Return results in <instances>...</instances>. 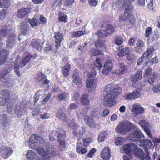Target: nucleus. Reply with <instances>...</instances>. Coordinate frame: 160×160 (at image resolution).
I'll return each mask as SVG.
<instances>
[{"mask_svg":"<svg viewBox=\"0 0 160 160\" xmlns=\"http://www.w3.org/2000/svg\"><path fill=\"white\" fill-rule=\"evenodd\" d=\"M29 142L30 147L36 150L43 157V160H50L51 157L58 154L55 146L50 144L46 145L43 139L41 137L33 135L29 138Z\"/></svg>","mask_w":160,"mask_h":160,"instance_id":"f257e3e1","label":"nucleus"},{"mask_svg":"<svg viewBox=\"0 0 160 160\" xmlns=\"http://www.w3.org/2000/svg\"><path fill=\"white\" fill-rule=\"evenodd\" d=\"M115 90L117 91H115L114 93L112 92L104 93L103 104L105 106L112 107L116 103V98L122 92V90L119 86H116Z\"/></svg>","mask_w":160,"mask_h":160,"instance_id":"f03ea898","label":"nucleus"},{"mask_svg":"<svg viewBox=\"0 0 160 160\" xmlns=\"http://www.w3.org/2000/svg\"><path fill=\"white\" fill-rule=\"evenodd\" d=\"M55 132L57 134V138L59 143V149L61 151L65 150L66 149L65 140L66 136L65 132L61 128H58L56 129Z\"/></svg>","mask_w":160,"mask_h":160,"instance_id":"7ed1b4c3","label":"nucleus"},{"mask_svg":"<svg viewBox=\"0 0 160 160\" xmlns=\"http://www.w3.org/2000/svg\"><path fill=\"white\" fill-rule=\"evenodd\" d=\"M96 75V72L89 73L87 74L86 81V87L90 88L92 90L95 89L97 86V83L96 80L94 78Z\"/></svg>","mask_w":160,"mask_h":160,"instance_id":"20e7f679","label":"nucleus"},{"mask_svg":"<svg viewBox=\"0 0 160 160\" xmlns=\"http://www.w3.org/2000/svg\"><path fill=\"white\" fill-rule=\"evenodd\" d=\"M132 126V124L129 123L122 122L118 125L116 129L118 133L123 135L130 131Z\"/></svg>","mask_w":160,"mask_h":160,"instance_id":"39448f33","label":"nucleus"},{"mask_svg":"<svg viewBox=\"0 0 160 160\" xmlns=\"http://www.w3.org/2000/svg\"><path fill=\"white\" fill-rule=\"evenodd\" d=\"M17 40V38L15 32V30L12 29L11 30H9V35L7 37L6 40L7 46L10 48L13 47Z\"/></svg>","mask_w":160,"mask_h":160,"instance_id":"423d86ee","label":"nucleus"},{"mask_svg":"<svg viewBox=\"0 0 160 160\" xmlns=\"http://www.w3.org/2000/svg\"><path fill=\"white\" fill-rule=\"evenodd\" d=\"M129 138L132 141L136 142V143H139L141 138H144V136L141 131L138 129L131 133L129 135Z\"/></svg>","mask_w":160,"mask_h":160,"instance_id":"0eeeda50","label":"nucleus"},{"mask_svg":"<svg viewBox=\"0 0 160 160\" xmlns=\"http://www.w3.org/2000/svg\"><path fill=\"white\" fill-rule=\"evenodd\" d=\"M13 151L10 147L0 144V154L3 158H8L13 153Z\"/></svg>","mask_w":160,"mask_h":160,"instance_id":"6e6552de","label":"nucleus"},{"mask_svg":"<svg viewBox=\"0 0 160 160\" xmlns=\"http://www.w3.org/2000/svg\"><path fill=\"white\" fill-rule=\"evenodd\" d=\"M10 97L9 91L6 89L2 90L0 92V104L4 106L8 101Z\"/></svg>","mask_w":160,"mask_h":160,"instance_id":"1a4fd4ad","label":"nucleus"},{"mask_svg":"<svg viewBox=\"0 0 160 160\" xmlns=\"http://www.w3.org/2000/svg\"><path fill=\"white\" fill-rule=\"evenodd\" d=\"M131 112L135 116L141 114L144 112V108L138 104L132 105Z\"/></svg>","mask_w":160,"mask_h":160,"instance_id":"9d476101","label":"nucleus"},{"mask_svg":"<svg viewBox=\"0 0 160 160\" xmlns=\"http://www.w3.org/2000/svg\"><path fill=\"white\" fill-rule=\"evenodd\" d=\"M86 128L83 127L78 128L75 129L73 131L74 135L77 138L78 140H80L82 138L83 134L85 132Z\"/></svg>","mask_w":160,"mask_h":160,"instance_id":"9b49d317","label":"nucleus"},{"mask_svg":"<svg viewBox=\"0 0 160 160\" xmlns=\"http://www.w3.org/2000/svg\"><path fill=\"white\" fill-rule=\"evenodd\" d=\"M21 33L22 35L26 36L29 33L30 27L26 22H22L20 27Z\"/></svg>","mask_w":160,"mask_h":160,"instance_id":"f8f14e48","label":"nucleus"},{"mask_svg":"<svg viewBox=\"0 0 160 160\" xmlns=\"http://www.w3.org/2000/svg\"><path fill=\"white\" fill-rule=\"evenodd\" d=\"M24 106L22 105L17 104L14 108V113L17 116L20 117L23 115L25 112Z\"/></svg>","mask_w":160,"mask_h":160,"instance_id":"ddd939ff","label":"nucleus"},{"mask_svg":"<svg viewBox=\"0 0 160 160\" xmlns=\"http://www.w3.org/2000/svg\"><path fill=\"white\" fill-rule=\"evenodd\" d=\"M10 68L3 70L0 72V82L2 81L3 83L2 84L6 85L7 82V80L5 79L6 75L8 74L11 72Z\"/></svg>","mask_w":160,"mask_h":160,"instance_id":"4468645a","label":"nucleus"},{"mask_svg":"<svg viewBox=\"0 0 160 160\" xmlns=\"http://www.w3.org/2000/svg\"><path fill=\"white\" fill-rule=\"evenodd\" d=\"M8 118L5 114L0 113V128H4L7 126Z\"/></svg>","mask_w":160,"mask_h":160,"instance_id":"2eb2a0df","label":"nucleus"},{"mask_svg":"<svg viewBox=\"0 0 160 160\" xmlns=\"http://www.w3.org/2000/svg\"><path fill=\"white\" fill-rule=\"evenodd\" d=\"M54 38L55 40L56 47L57 48L60 46L61 42L63 39V35L59 32H55Z\"/></svg>","mask_w":160,"mask_h":160,"instance_id":"dca6fc26","label":"nucleus"},{"mask_svg":"<svg viewBox=\"0 0 160 160\" xmlns=\"http://www.w3.org/2000/svg\"><path fill=\"white\" fill-rule=\"evenodd\" d=\"M110 152L108 147H106L101 152V157L104 159L108 160L110 158Z\"/></svg>","mask_w":160,"mask_h":160,"instance_id":"f3484780","label":"nucleus"},{"mask_svg":"<svg viewBox=\"0 0 160 160\" xmlns=\"http://www.w3.org/2000/svg\"><path fill=\"white\" fill-rule=\"evenodd\" d=\"M31 45L32 47L37 49L38 51H41L42 49L40 40L39 39H32L31 43Z\"/></svg>","mask_w":160,"mask_h":160,"instance_id":"a211bd4d","label":"nucleus"},{"mask_svg":"<svg viewBox=\"0 0 160 160\" xmlns=\"http://www.w3.org/2000/svg\"><path fill=\"white\" fill-rule=\"evenodd\" d=\"M11 29L9 28H6V26H5L2 29L0 30V40L5 38L7 34L8 33H9V30ZM2 42L0 41V47L2 46Z\"/></svg>","mask_w":160,"mask_h":160,"instance_id":"6ab92c4d","label":"nucleus"},{"mask_svg":"<svg viewBox=\"0 0 160 160\" xmlns=\"http://www.w3.org/2000/svg\"><path fill=\"white\" fill-rule=\"evenodd\" d=\"M8 52L7 50H2L0 51V64H3L6 60L8 56Z\"/></svg>","mask_w":160,"mask_h":160,"instance_id":"aec40b11","label":"nucleus"},{"mask_svg":"<svg viewBox=\"0 0 160 160\" xmlns=\"http://www.w3.org/2000/svg\"><path fill=\"white\" fill-rule=\"evenodd\" d=\"M154 52V48L153 46L148 48L147 51L142 55L145 59H150L153 56Z\"/></svg>","mask_w":160,"mask_h":160,"instance_id":"412c9836","label":"nucleus"},{"mask_svg":"<svg viewBox=\"0 0 160 160\" xmlns=\"http://www.w3.org/2000/svg\"><path fill=\"white\" fill-rule=\"evenodd\" d=\"M30 11V8H29L21 9L17 12L18 16L20 18H23L27 15Z\"/></svg>","mask_w":160,"mask_h":160,"instance_id":"4be33fe9","label":"nucleus"},{"mask_svg":"<svg viewBox=\"0 0 160 160\" xmlns=\"http://www.w3.org/2000/svg\"><path fill=\"white\" fill-rule=\"evenodd\" d=\"M72 82L75 84L78 85L82 82V79L79 77V74L76 71L73 72Z\"/></svg>","mask_w":160,"mask_h":160,"instance_id":"5701e85b","label":"nucleus"},{"mask_svg":"<svg viewBox=\"0 0 160 160\" xmlns=\"http://www.w3.org/2000/svg\"><path fill=\"white\" fill-rule=\"evenodd\" d=\"M116 86H119L118 85H114L112 83L108 84L105 87L104 89V93L108 92H113L114 93L115 92L114 91H117L116 90H115V88H116Z\"/></svg>","mask_w":160,"mask_h":160,"instance_id":"b1692460","label":"nucleus"},{"mask_svg":"<svg viewBox=\"0 0 160 160\" xmlns=\"http://www.w3.org/2000/svg\"><path fill=\"white\" fill-rule=\"evenodd\" d=\"M141 139L139 143H138V145L142 147L147 148L151 146L152 144L151 142L149 140Z\"/></svg>","mask_w":160,"mask_h":160,"instance_id":"393cba45","label":"nucleus"},{"mask_svg":"<svg viewBox=\"0 0 160 160\" xmlns=\"http://www.w3.org/2000/svg\"><path fill=\"white\" fill-rule=\"evenodd\" d=\"M57 116L58 118L63 122H65L66 121V117L64 111L62 109H59L58 111Z\"/></svg>","mask_w":160,"mask_h":160,"instance_id":"a878e982","label":"nucleus"},{"mask_svg":"<svg viewBox=\"0 0 160 160\" xmlns=\"http://www.w3.org/2000/svg\"><path fill=\"white\" fill-rule=\"evenodd\" d=\"M76 151L78 153L82 154H84L87 152L86 149L85 148H82V143L81 142L77 143Z\"/></svg>","mask_w":160,"mask_h":160,"instance_id":"bb28decb","label":"nucleus"},{"mask_svg":"<svg viewBox=\"0 0 160 160\" xmlns=\"http://www.w3.org/2000/svg\"><path fill=\"white\" fill-rule=\"evenodd\" d=\"M132 48L130 47H127L123 48L120 52L118 54V55L119 57L128 55L131 52Z\"/></svg>","mask_w":160,"mask_h":160,"instance_id":"cd10ccee","label":"nucleus"},{"mask_svg":"<svg viewBox=\"0 0 160 160\" xmlns=\"http://www.w3.org/2000/svg\"><path fill=\"white\" fill-rule=\"evenodd\" d=\"M123 8L125 9V11L130 13L132 14V10L133 8V6L132 4L128 2H124Z\"/></svg>","mask_w":160,"mask_h":160,"instance_id":"c85d7f7f","label":"nucleus"},{"mask_svg":"<svg viewBox=\"0 0 160 160\" xmlns=\"http://www.w3.org/2000/svg\"><path fill=\"white\" fill-rule=\"evenodd\" d=\"M142 77V71L139 70L138 71L135 75L132 77H131V79L132 82L135 83L137 81L141 79Z\"/></svg>","mask_w":160,"mask_h":160,"instance_id":"c756f323","label":"nucleus"},{"mask_svg":"<svg viewBox=\"0 0 160 160\" xmlns=\"http://www.w3.org/2000/svg\"><path fill=\"white\" fill-rule=\"evenodd\" d=\"M84 119L87 125L90 127H95L96 126V123L92 118L88 117L84 118Z\"/></svg>","mask_w":160,"mask_h":160,"instance_id":"7c9ffc66","label":"nucleus"},{"mask_svg":"<svg viewBox=\"0 0 160 160\" xmlns=\"http://www.w3.org/2000/svg\"><path fill=\"white\" fill-rule=\"evenodd\" d=\"M31 57L30 55L26 56L23 58L20 62V65L21 68H23L30 61Z\"/></svg>","mask_w":160,"mask_h":160,"instance_id":"2f4dec72","label":"nucleus"},{"mask_svg":"<svg viewBox=\"0 0 160 160\" xmlns=\"http://www.w3.org/2000/svg\"><path fill=\"white\" fill-rule=\"evenodd\" d=\"M70 68V65L68 63L65 66L62 67L61 70L64 77H67L68 75Z\"/></svg>","mask_w":160,"mask_h":160,"instance_id":"473e14b6","label":"nucleus"},{"mask_svg":"<svg viewBox=\"0 0 160 160\" xmlns=\"http://www.w3.org/2000/svg\"><path fill=\"white\" fill-rule=\"evenodd\" d=\"M88 95L87 94H84L82 95L81 98V102L84 105H88L89 103V100L88 99Z\"/></svg>","mask_w":160,"mask_h":160,"instance_id":"72a5a7b5","label":"nucleus"},{"mask_svg":"<svg viewBox=\"0 0 160 160\" xmlns=\"http://www.w3.org/2000/svg\"><path fill=\"white\" fill-rule=\"evenodd\" d=\"M95 46L98 48L100 49V50L104 51L106 50L105 45L101 42L100 40H97L95 42Z\"/></svg>","mask_w":160,"mask_h":160,"instance_id":"f704fd0d","label":"nucleus"},{"mask_svg":"<svg viewBox=\"0 0 160 160\" xmlns=\"http://www.w3.org/2000/svg\"><path fill=\"white\" fill-rule=\"evenodd\" d=\"M139 124L143 129L145 128L151 127L152 126V124L149 123L148 121L144 120L140 121Z\"/></svg>","mask_w":160,"mask_h":160,"instance_id":"c9c22d12","label":"nucleus"},{"mask_svg":"<svg viewBox=\"0 0 160 160\" xmlns=\"http://www.w3.org/2000/svg\"><path fill=\"white\" fill-rule=\"evenodd\" d=\"M115 30V27L111 24H108L107 26L106 30H105L107 35L112 34Z\"/></svg>","mask_w":160,"mask_h":160,"instance_id":"e433bc0d","label":"nucleus"},{"mask_svg":"<svg viewBox=\"0 0 160 160\" xmlns=\"http://www.w3.org/2000/svg\"><path fill=\"white\" fill-rule=\"evenodd\" d=\"M35 154V153L33 151L29 150L27 152L26 154V156L28 160H33Z\"/></svg>","mask_w":160,"mask_h":160,"instance_id":"4c0bfd02","label":"nucleus"},{"mask_svg":"<svg viewBox=\"0 0 160 160\" xmlns=\"http://www.w3.org/2000/svg\"><path fill=\"white\" fill-rule=\"evenodd\" d=\"M61 4V0H56L52 4L53 9L54 10H58Z\"/></svg>","mask_w":160,"mask_h":160,"instance_id":"58836bf2","label":"nucleus"},{"mask_svg":"<svg viewBox=\"0 0 160 160\" xmlns=\"http://www.w3.org/2000/svg\"><path fill=\"white\" fill-rule=\"evenodd\" d=\"M68 93L64 92L61 94H59L58 97L60 100H66L68 98Z\"/></svg>","mask_w":160,"mask_h":160,"instance_id":"ea45409f","label":"nucleus"},{"mask_svg":"<svg viewBox=\"0 0 160 160\" xmlns=\"http://www.w3.org/2000/svg\"><path fill=\"white\" fill-rule=\"evenodd\" d=\"M158 75L157 73L152 75L149 78L148 82L150 85H152L154 83L155 79L157 78Z\"/></svg>","mask_w":160,"mask_h":160,"instance_id":"a19ab883","label":"nucleus"},{"mask_svg":"<svg viewBox=\"0 0 160 160\" xmlns=\"http://www.w3.org/2000/svg\"><path fill=\"white\" fill-rule=\"evenodd\" d=\"M107 133L106 131H102L98 135V140L99 141L103 142L107 136Z\"/></svg>","mask_w":160,"mask_h":160,"instance_id":"79ce46f5","label":"nucleus"},{"mask_svg":"<svg viewBox=\"0 0 160 160\" xmlns=\"http://www.w3.org/2000/svg\"><path fill=\"white\" fill-rule=\"evenodd\" d=\"M132 14H131V12L129 13L125 11L124 13L121 16L120 19L123 21L127 20L130 17Z\"/></svg>","mask_w":160,"mask_h":160,"instance_id":"37998d69","label":"nucleus"},{"mask_svg":"<svg viewBox=\"0 0 160 160\" xmlns=\"http://www.w3.org/2000/svg\"><path fill=\"white\" fill-rule=\"evenodd\" d=\"M97 34L100 38L105 37L108 36L107 32L105 30H98L97 31Z\"/></svg>","mask_w":160,"mask_h":160,"instance_id":"c03bdc74","label":"nucleus"},{"mask_svg":"<svg viewBox=\"0 0 160 160\" xmlns=\"http://www.w3.org/2000/svg\"><path fill=\"white\" fill-rule=\"evenodd\" d=\"M28 22L32 28H34V26H37L38 24V20L34 18L31 19H28Z\"/></svg>","mask_w":160,"mask_h":160,"instance_id":"a18cd8bd","label":"nucleus"},{"mask_svg":"<svg viewBox=\"0 0 160 160\" xmlns=\"http://www.w3.org/2000/svg\"><path fill=\"white\" fill-rule=\"evenodd\" d=\"M59 20L60 22H67L68 20L67 15L63 13H59Z\"/></svg>","mask_w":160,"mask_h":160,"instance_id":"49530a36","label":"nucleus"},{"mask_svg":"<svg viewBox=\"0 0 160 160\" xmlns=\"http://www.w3.org/2000/svg\"><path fill=\"white\" fill-rule=\"evenodd\" d=\"M123 148L126 154H128L131 152V146L129 144L125 145L123 146Z\"/></svg>","mask_w":160,"mask_h":160,"instance_id":"de8ad7c7","label":"nucleus"},{"mask_svg":"<svg viewBox=\"0 0 160 160\" xmlns=\"http://www.w3.org/2000/svg\"><path fill=\"white\" fill-rule=\"evenodd\" d=\"M158 62V58L157 56H156L152 59L148 61V63L150 65H152L154 64L157 63Z\"/></svg>","mask_w":160,"mask_h":160,"instance_id":"09e8293b","label":"nucleus"},{"mask_svg":"<svg viewBox=\"0 0 160 160\" xmlns=\"http://www.w3.org/2000/svg\"><path fill=\"white\" fill-rule=\"evenodd\" d=\"M123 38L120 36H117L116 37L115 40V43L117 45L122 44L123 42Z\"/></svg>","mask_w":160,"mask_h":160,"instance_id":"8fccbe9b","label":"nucleus"},{"mask_svg":"<svg viewBox=\"0 0 160 160\" xmlns=\"http://www.w3.org/2000/svg\"><path fill=\"white\" fill-rule=\"evenodd\" d=\"M13 104L12 103H9L8 104L7 106L8 112L11 114L13 112Z\"/></svg>","mask_w":160,"mask_h":160,"instance_id":"3c124183","label":"nucleus"},{"mask_svg":"<svg viewBox=\"0 0 160 160\" xmlns=\"http://www.w3.org/2000/svg\"><path fill=\"white\" fill-rule=\"evenodd\" d=\"M85 34V31L81 30L74 32L73 33V35L74 36V37H79Z\"/></svg>","mask_w":160,"mask_h":160,"instance_id":"603ef678","label":"nucleus"},{"mask_svg":"<svg viewBox=\"0 0 160 160\" xmlns=\"http://www.w3.org/2000/svg\"><path fill=\"white\" fill-rule=\"evenodd\" d=\"M14 70L17 75L18 76H20V74L19 71V66L17 61L14 63Z\"/></svg>","mask_w":160,"mask_h":160,"instance_id":"864d4df0","label":"nucleus"},{"mask_svg":"<svg viewBox=\"0 0 160 160\" xmlns=\"http://www.w3.org/2000/svg\"><path fill=\"white\" fill-rule=\"evenodd\" d=\"M87 45V43L86 42H84L82 44H80L78 47V50L84 52L87 49V47H86Z\"/></svg>","mask_w":160,"mask_h":160,"instance_id":"5fc2aeb1","label":"nucleus"},{"mask_svg":"<svg viewBox=\"0 0 160 160\" xmlns=\"http://www.w3.org/2000/svg\"><path fill=\"white\" fill-rule=\"evenodd\" d=\"M104 68H106L110 69V70H112L113 68V65L112 62L110 61L107 62L104 66Z\"/></svg>","mask_w":160,"mask_h":160,"instance_id":"6e6d98bb","label":"nucleus"},{"mask_svg":"<svg viewBox=\"0 0 160 160\" xmlns=\"http://www.w3.org/2000/svg\"><path fill=\"white\" fill-rule=\"evenodd\" d=\"M68 124L69 127L73 129L74 130L76 128V125L75 123L74 120L68 121Z\"/></svg>","mask_w":160,"mask_h":160,"instance_id":"4d7b16f0","label":"nucleus"},{"mask_svg":"<svg viewBox=\"0 0 160 160\" xmlns=\"http://www.w3.org/2000/svg\"><path fill=\"white\" fill-rule=\"evenodd\" d=\"M88 109L87 108H84L80 112V115L83 117V118L88 117Z\"/></svg>","mask_w":160,"mask_h":160,"instance_id":"13d9d810","label":"nucleus"},{"mask_svg":"<svg viewBox=\"0 0 160 160\" xmlns=\"http://www.w3.org/2000/svg\"><path fill=\"white\" fill-rule=\"evenodd\" d=\"M64 5L66 7H71L74 2V0H64Z\"/></svg>","mask_w":160,"mask_h":160,"instance_id":"bf43d9fd","label":"nucleus"},{"mask_svg":"<svg viewBox=\"0 0 160 160\" xmlns=\"http://www.w3.org/2000/svg\"><path fill=\"white\" fill-rule=\"evenodd\" d=\"M153 92L158 93L160 92V84H158L154 86L152 88Z\"/></svg>","mask_w":160,"mask_h":160,"instance_id":"052dcab7","label":"nucleus"},{"mask_svg":"<svg viewBox=\"0 0 160 160\" xmlns=\"http://www.w3.org/2000/svg\"><path fill=\"white\" fill-rule=\"evenodd\" d=\"M91 142V138H85L83 140V144L85 147L88 146L90 142Z\"/></svg>","mask_w":160,"mask_h":160,"instance_id":"680f3d73","label":"nucleus"},{"mask_svg":"<svg viewBox=\"0 0 160 160\" xmlns=\"http://www.w3.org/2000/svg\"><path fill=\"white\" fill-rule=\"evenodd\" d=\"M100 54V52L95 49H92L90 51V55L91 56H95Z\"/></svg>","mask_w":160,"mask_h":160,"instance_id":"e2e57ef3","label":"nucleus"},{"mask_svg":"<svg viewBox=\"0 0 160 160\" xmlns=\"http://www.w3.org/2000/svg\"><path fill=\"white\" fill-rule=\"evenodd\" d=\"M147 4L148 7L150 9H152L153 8V0H146Z\"/></svg>","mask_w":160,"mask_h":160,"instance_id":"0e129e2a","label":"nucleus"},{"mask_svg":"<svg viewBox=\"0 0 160 160\" xmlns=\"http://www.w3.org/2000/svg\"><path fill=\"white\" fill-rule=\"evenodd\" d=\"M39 111L40 108L39 106H37L35 108L32 110V114L33 116H36L39 113Z\"/></svg>","mask_w":160,"mask_h":160,"instance_id":"69168bd1","label":"nucleus"},{"mask_svg":"<svg viewBox=\"0 0 160 160\" xmlns=\"http://www.w3.org/2000/svg\"><path fill=\"white\" fill-rule=\"evenodd\" d=\"M152 33V28L148 27L145 30V36L146 38H148Z\"/></svg>","mask_w":160,"mask_h":160,"instance_id":"338daca9","label":"nucleus"},{"mask_svg":"<svg viewBox=\"0 0 160 160\" xmlns=\"http://www.w3.org/2000/svg\"><path fill=\"white\" fill-rule=\"evenodd\" d=\"M45 78V77L43 75H38L36 76V81L37 82H40L42 80L44 79Z\"/></svg>","mask_w":160,"mask_h":160,"instance_id":"774afa93","label":"nucleus"}]
</instances>
